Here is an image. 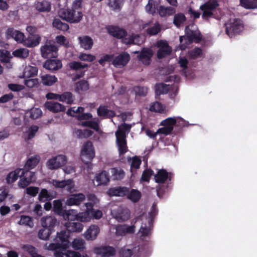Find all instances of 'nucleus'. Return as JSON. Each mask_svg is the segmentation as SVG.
I'll return each mask as SVG.
<instances>
[{
    "instance_id": "nucleus-41",
    "label": "nucleus",
    "mask_w": 257,
    "mask_h": 257,
    "mask_svg": "<svg viewBox=\"0 0 257 257\" xmlns=\"http://www.w3.org/2000/svg\"><path fill=\"white\" fill-rule=\"evenodd\" d=\"M85 242L84 239L80 238H76L70 243V245L75 250H83L85 248Z\"/></svg>"
},
{
    "instance_id": "nucleus-20",
    "label": "nucleus",
    "mask_w": 257,
    "mask_h": 257,
    "mask_svg": "<svg viewBox=\"0 0 257 257\" xmlns=\"http://www.w3.org/2000/svg\"><path fill=\"white\" fill-rule=\"evenodd\" d=\"M173 174L168 172L165 169L159 170L155 176L156 182L159 184H164L168 179L171 181Z\"/></svg>"
},
{
    "instance_id": "nucleus-15",
    "label": "nucleus",
    "mask_w": 257,
    "mask_h": 257,
    "mask_svg": "<svg viewBox=\"0 0 257 257\" xmlns=\"http://www.w3.org/2000/svg\"><path fill=\"white\" fill-rule=\"evenodd\" d=\"M41 223L43 227L50 229V230L54 231V227L59 224L57 219L52 216H46L42 217Z\"/></svg>"
},
{
    "instance_id": "nucleus-49",
    "label": "nucleus",
    "mask_w": 257,
    "mask_h": 257,
    "mask_svg": "<svg viewBox=\"0 0 257 257\" xmlns=\"http://www.w3.org/2000/svg\"><path fill=\"white\" fill-rule=\"evenodd\" d=\"M170 85L164 83L157 84L155 86V91L157 95L166 94L169 92Z\"/></svg>"
},
{
    "instance_id": "nucleus-57",
    "label": "nucleus",
    "mask_w": 257,
    "mask_h": 257,
    "mask_svg": "<svg viewBox=\"0 0 257 257\" xmlns=\"http://www.w3.org/2000/svg\"><path fill=\"white\" fill-rule=\"evenodd\" d=\"M126 36L127 32L125 29L113 26V37L123 39Z\"/></svg>"
},
{
    "instance_id": "nucleus-47",
    "label": "nucleus",
    "mask_w": 257,
    "mask_h": 257,
    "mask_svg": "<svg viewBox=\"0 0 257 257\" xmlns=\"http://www.w3.org/2000/svg\"><path fill=\"white\" fill-rule=\"evenodd\" d=\"M203 55L202 50L199 47H195L188 52V57L190 59H196Z\"/></svg>"
},
{
    "instance_id": "nucleus-11",
    "label": "nucleus",
    "mask_w": 257,
    "mask_h": 257,
    "mask_svg": "<svg viewBox=\"0 0 257 257\" xmlns=\"http://www.w3.org/2000/svg\"><path fill=\"white\" fill-rule=\"evenodd\" d=\"M130 59V55L128 53L121 52L113 59V66L119 68H123L127 65Z\"/></svg>"
},
{
    "instance_id": "nucleus-60",
    "label": "nucleus",
    "mask_w": 257,
    "mask_h": 257,
    "mask_svg": "<svg viewBox=\"0 0 257 257\" xmlns=\"http://www.w3.org/2000/svg\"><path fill=\"white\" fill-rule=\"evenodd\" d=\"M176 117H168L164 120H163L161 122V125L166 126L168 127H171V130L173 131L174 126L176 125Z\"/></svg>"
},
{
    "instance_id": "nucleus-9",
    "label": "nucleus",
    "mask_w": 257,
    "mask_h": 257,
    "mask_svg": "<svg viewBox=\"0 0 257 257\" xmlns=\"http://www.w3.org/2000/svg\"><path fill=\"white\" fill-rule=\"evenodd\" d=\"M135 54H138V59L143 64L148 66L151 63L152 58L153 56L154 52L152 49L144 47L141 51H135Z\"/></svg>"
},
{
    "instance_id": "nucleus-59",
    "label": "nucleus",
    "mask_w": 257,
    "mask_h": 257,
    "mask_svg": "<svg viewBox=\"0 0 257 257\" xmlns=\"http://www.w3.org/2000/svg\"><path fill=\"white\" fill-rule=\"evenodd\" d=\"M18 224L27 225L31 227L34 225L32 218L27 215H22L20 220L18 222Z\"/></svg>"
},
{
    "instance_id": "nucleus-40",
    "label": "nucleus",
    "mask_w": 257,
    "mask_h": 257,
    "mask_svg": "<svg viewBox=\"0 0 257 257\" xmlns=\"http://www.w3.org/2000/svg\"><path fill=\"white\" fill-rule=\"evenodd\" d=\"M40 157L38 156H35L30 158L26 162L25 165V169L31 170L35 168L39 162Z\"/></svg>"
},
{
    "instance_id": "nucleus-44",
    "label": "nucleus",
    "mask_w": 257,
    "mask_h": 257,
    "mask_svg": "<svg viewBox=\"0 0 257 257\" xmlns=\"http://www.w3.org/2000/svg\"><path fill=\"white\" fill-rule=\"evenodd\" d=\"M140 37L138 34H133L128 37L122 39V42L125 44H139Z\"/></svg>"
},
{
    "instance_id": "nucleus-56",
    "label": "nucleus",
    "mask_w": 257,
    "mask_h": 257,
    "mask_svg": "<svg viewBox=\"0 0 257 257\" xmlns=\"http://www.w3.org/2000/svg\"><path fill=\"white\" fill-rule=\"evenodd\" d=\"M21 248L25 251L28 252L32 257H35L39 255L37 253L36 248L32 245L28 244H24Z\"/></svg>"
},
{
    "instance_id": "nucleus-37",
    "label": "nucleus",
    "mask_w": 257,
    "mask_h": 257,
    "mask_svg": "<svg viewBox=\"0 0 257 257\" xmlns=\"http://www.w3.org/2000/svg\"><path fill=\"white\" fill-rule=\"evenodd\" d=\"M153 219L150 217L148 219V226L145 225V226L142 225L140 229V231L143 236H148L151 233V230L153 227Z\"/></svg>"
},
{
    "instance_id": "nucleus-35",
    "label": "nucleus",
    "mask_w": 257,
    "mask_h": 257,
    "mask_svg": "<svg viewBox=\"0 0 257 257\" xmlns=\"http://www.w3.org/2000/svg\"><path fill=\"white\" fill-rule=\"evenodd\" d=\"M97 112L99 116L103 118H111L112 117V110L108 109L107 106L105 105H100L98 108Z\"/></svg>"
},
{
    "instance_id": "nucleus-61",
    "label": "nucleus",
    "mask_w": 257,
    "mask_h": 257,
    "mask_svg": "<svg viewBox=\"0 0 257 257\" xmlns=\"http://www.w3.org/2000/svg\"><path fill=\"white\" fill-rule=\"evenodd\" d=\"M172 51L171 47H168L165 49H159L157 53V56L158 59H162L167 56H169Z\"/></svg>"
},
{
    "instance_id": "nucleus-46",
    "label": "nucleus",
    "mask_w": 257,
    "mask_h": 257,
    "mask_svg": "<svg viewBox=\"0 0 257 257\" xmlns=\"http://www.w3.org/2000/svg\"><path fill=\"white\" fill-rule=\"evenodd\" d=\"M219 4L217 1L213 0L212 2H207L201 5L200 7L201 10H207L212 11L218 7Z\"/></svg>"
},
{
    "instance_id": "nucleus-25",
    "label": "nucleus",
    "mask_w": 257,
    "mask_h": 257,
    "mask_svg": "<svg viewBox=\"0 0 257 257\" xmlns=\"http://www.w3.org/2000/svg\"><path fill=\"white\" fill-rule=\"evenodd\" d=\"M131 212L127 208H120L116 213L113 218L118 222H124L128 220L130 218Z\"/></svg>"
},
{
    "instance_id": "nucleus-10",
    "label": "nucleus",
    "mask_w": 257,
    "mask_h": 257,
    "mask_svg": "<svg viewBox=\"0 0 257 257\" xmlns=\"http://www.w3.org/2000/svg\"><path fill=\"white\" fill-rule=\"evenodd\" d=\"M42 57L45 59L56 58L58 57V47L54 44H45L40 48Z\"/></svg>"
},
{
    "instance_id": "nucleus-21",
    "label": "nucleus",
    "mask_w": 257,
    "mask_h": 257,
    "mask_svg": "<svg viewBox=\"0 0 257 257\" xmlns=\"http://www.w3.org/2000/svg\"><path fill=\"white\" fill-rule=\"evenodd\" d=\"M41 40V37L39 35H29L27 38L25 37L23 43L28 48H34L38 46Z\"/></svg>"
},
{
    "instance_id": "nucleus-48",
    "label": "nucleus",
    "mask_w": 257,
    "mask_h": 257,
    "mask_svg": "<svg viewBox=\"0 0 257 257\" xmlns=\"http://www.w3.org/2000/svg\"><path fill=\"white\" fill-rule=\"evenodd\" d=\"M26 114L32 119L39 118L42 114V111L39 108H33L27 111Z\"/></svg>"
},
{
    "instance_id": "nucleus-53",
    "label": "nucleus",
    "mask_w": 257,
    "mask_h": 257,
    "mask_svg": "<svg viewBox=\"0 0 257 257\" xmlns=\"http://www.w3.org/2000/svg\"><path fill=\"white\" fill-rule=\"evenodd\" d=\"M240 4L246 9H257V0H240Z\"/></svg>"
},
{
    "instance_id": "nucleus-1",
    "label": "nucleus",
    "mask_w": 257,
    "mask_h": 257,
    "mask_svg": "<svg viewBox=\"0 0 257 257\" xmlns=\"http://www.w3.org/2000/svg\"><path fill=\"white\" fill-rule=\"evenodd\" d=\"M185 35L180 37L179 48L181 50H185L188 45L193 42L200 43L202 40L200 31L193 25L186 26L185 30Z\"/></svg>"
},
{
    "instance_id": "nucleus-2",
    "label": "nucleus",
    "mask_w": 257,
    "mask_h": 257,
    "mask_svg": "<svg viewBox=\"0 0 257 257\" xmlns=\"http://www.w3.org/2000/svg\"><path fill=\"white\" fill-rule=\"evenodd\" d=\"M86 209L85 211L77 213L74 215L76 220L81 222H87L91 219H99L102 216V212L98 209H94L92 203H85Z\"/></svg>"
},
{
    "instance_id": "nucleus-26",
    "label": "nucleus",
    "mask_w": 257,
    "mask_h": 257,
    "mask_svg": "<svg viewBox=\"0 0 257 257\" xmlns=\"http://www.w3.org/2000/svg\"><path fill=\"white\" fill-rule=\"evenodd\" d=\"M116 144L119 156L123 155L127 152L126 138L116 137Z\"/></svg>"
},
{
    "instance_id": "nucleus-62",
    "label": "nucleus",
    "mask_w": 257,
    "mask_h": 257,
    "mask_svg": "<svg viewBox=\"0 0 257 257\" xmlns=\"http://www.w3.org/2000/svg\"><path fill=\"white\" fill-rule=\"evenodd\" d=\"M84 111V108L83 107H70L66 112V114L72 117L76 118L77 114H80L81 112H83Z\"/></svg>"
},
{
    "instance_id": "nucleus-24",
    "label": "nucleus",
    "mask_w": 257,
    "mask_h": 257,
    "mask_svg": "<svg viewBox=\"0 0 257 257\" xmlns=\"http://www.w3.org/2000/svg\"><path fill=\"white\" fill-rule=\"evenodd\" d=\"M45 107L54 113L63 112L65 110V107L63 104L55 101H47L45 103Z\"/></svg>"
},
{
    "instance_id": "nucleus-39",
    "label": "nucleus",
    "mask_w": 257,
    "mask_h": 257,
    "mask_svg": "<svg viewBox=\"0 0 257 257\" xmlns=\"http://www.w3.org/2000/svg\"><path fill=\"white\" fill-rule=\"evenodd\" d=\"M74 98L75 97L71 92L66 91L60 94L59 101L65 102L68 104H72L73 103Z\"/></svg>"
},
{
    "instance_id": "nucleus-28",
    "label": "nucleus",
    "mask_w": 257,
    "mask_h": 257,
    "mask_svg": "<svg viewBox=\"0 0 257 257\" xmlns=\"http://www.w3.org/2000/svg\"><path fill=\"white\" fill-rule=\"evenodd\" d=\"M159 3L155 0H149L147 5L145 6V10L146 12L152 16L157 13L160 7Z\"/></svg>"
},
{
    "instance_id": "nucleus-16",
    "label": "nucleus",
    "mask_w": 257,
    "mask_h": 257,
    "mask_svg": "<svg viewBox=\"0 0 257 257\" xmlns=\"http://www.w3.org/2000/svg\"><path fill=\"white\" fill-rule=\"evenodd\" d=\"M56 192L53 190H48L45 188L42 189L38 195V200L40 202H45L50 201L55 198Z\"/></svg>"
},
{
    "instance_id": "nucleus-12",
    "label": "nucleus",
    "mask_w": 257,
    "mask_h": 257,
    "mask_svg": "<svg viewBox=\"0 0 257 257\" xmlns=\"http://www.w3.org/2000/svg\"><path fill=\"white\" fill-rule=\"evenodd\" d=\"M6 37L8 39H14L16 42L19 43H23L25 38L24 33L14 28H8L6 32Z\"/></svg>"
},
{
    "instance_id": "nucleus-43",
    "label": "nucleus",
    "mask_w": 257,
    "mask_h": 257,
    "mask_svg": "<svg viewBox=\"0 0 257 257\" xmlns=\"http://www.w3.org/2000/svg\"><path fill=\"white\" fill-rule=\"evenodd\" d=\"M141 193L138 190L132 189L129 190L127 198L134 203L139 201L141 197Z\"/></svg>"
},
{
    "instance_id": "nucleus-4",
    "label": "nucleus",
    "mask_w": 257,
    "mask_h": 257,
    "mask_svg": "<svg viewBox=\"0 0 257 257\" xmlns=\"http://www.w3.org/2000/svg\"><path fill=\"white\" fill-rule=\"evenodd\" d=\"M52 211L55 214L62 216L65 220H76L74 216L71 213L77 214L74 210H66L63 209L62 202L61 200H55L53 202Z\"/></svg>"
},
{
    "instance_id": "nucleus-5",
    "label": "nucleus",
    "mask_w": 257,
    "mask_h": 257,
    "mask_svg": "<svg viewBox=\"0 0 257 257\" xmlns=\"http://www.w3.org/2000/svg\"><path fill=\"white\" fill-rule=\"evenodd\" d=\"M60 17L64 20L73 24L78 23L81 20L83 14L72 9H65L60 12Z\"/></svg>"
},
{
    "instance_id": "nucleus-23",
    "label": "nucleus",
    "mask_w": 257,
    "mask_h": 257,
    "mask_svg": "<svg viewBox=\"0 0 257 257\" xmlns=\"http://www.w3.org/2000/svg\"><path fill=\"white\" fill-rule=\"evenodd\" d=\"M100 229L96 225H91L84 232V236L86 240H93L96 238Z\"/></svg>"
},
{
    "instance_id": "nucleus-36",
    "label": "nucleus",
    "mask_w": 257,
    "mask_h": 257,
    "mask_svg": "<svg viewBox=\"0 0 257 257\" xmlns=\"http://www.w3.org/2000/svg\"><path fill=\"white\" fill-rule=\"evenodd\" d=\"M43 84L45 86H52L57 81V78L55 75L44 74L41 76Z\"/></svg>"
},
{
    "instance_id": "nucleus-63",
    "label": "nucleus",
    "mask_w": 257,
    "mask_h": 257,
    "mask_svg": "<svg viewBox=\"0 0 257 257\" xmlns=\"http://www.w3.org/2000/svg\"><path fill=\"white\" fill-rule=\"evenodd\" d=\"M161 30L160 25L157 23L154 26L148 28L146 30L147 33L150 36H154L157 35Z\"/></svg>"
},
{
    "instance_id": "nucleus-45",
    "label": "nucleus",
    "mask_w": 257,
    "mask_h": 257,
    "mask_svg": "<svg viewBox=\"0 0 257 257\" xmlns=\"http://www.w3.org/2000/svg\"><path fill=\"white\" fill-rule=\"evenodd\" d=\"M52 24L53 27L63 31H67L69 28V25L67 24L62 22L58 18L55 19Z\"/></svg>"
},
{
    "instance_id": "nucleus-3",
    "label": "nucleus",
    "mask_w": 257,
    "mask_h": 257,
    "mask_svg": "<svg viewBox=\"0 0 257 257\" xmlns=\"http://www.w3.org/2000/svg\"><path fill=\"white\" fill-rule=\"evenodd\" d=\"M68 243L59 244L58 242L51 243L47 248L54 251L55 257H81V254L77 251L67 250L68 248Z\"/></svg>"
},
{
    "instance_id": "nucleus-30",
    "label": "nucleus",
    "mask_w": 257,
    "mask_h": 257,
    "mask_svg": "<svg viewBox=\"0 0 257 257\" xmlns=\"http://www.w3.org/2000/svg\"><path fill=\"white\" fill-rule=\"evenodd\" d=\"M35 7L39 12H49L51 9V4L47 1L38 2L35 3Z\"/></svg>"
},
{
    "instance_id": "nucleus-51",
    "label": "nucleus",
    "mask_w": 257,
    "mask_h": 257,
    "mask_svg": "<svg viewBox=\"0 0 257 257\" xmlns=\"http://www.w3.org/2000/svg\"><path fill=\"white\" fill-rule=\"evenodd\" d=\"M186 20L185 16L183 13H178L175 14L174 17L173 24L177 27L179 28Z\"/></svg>"
},
{
    "instance_id": "nucleus-7",
    "label": "nucleus",
    "mask_w": 257,
    "mask_h": 257,
    "mask_svg": "<svg viewBox=\"0 0 257 257\" xmlns=\"http://www.w3.org/2000/svg\"><path fill=\"white\" fill-rule=\"evenodd\" d=\"M81 158L85 164L90 163L95 156V152L92 142L87 141L82 146L81 151Z\"/></svg>"
},
{
    "instance_id": "nucleus-8",
    "label": "nucleus",
    "mask_w": 257,
    "mask_h": 257,
    "mask_svg": "<svg viewBox=\"0 0 257 257\" xmlns=\"http://www.w3.org/2000/svg\"><path fill=\"white\" fill-rule=\"evenodd\" d=\"M36 180V177L35 172H31L29 170L22 169L18 185L20 187L24 188L32 182L35 181Z\"/></svg>"
},
{
    "instance_id": "nucleus-27",
    "label": "nucleus",
    "mask_w": 257,
    "mask_h": 257,
    "mask_svg": "<svg viewBox=\"0 0 257 257\" xmlns=\"http://www.w3.org/2000/svg\"><path fill=\"white\" fill-rule=\"evenodd\" d=\"M80 47L85 50H90L93 45L92 39L88 36H80L78 38Z\"/></svg>"
},
{
    "instance_id": "nucleus-52",
    "label": "nucleus",
    "mask_w": 257,
    "mask_h": 257,
    "mask_svg": "<svg viewBox=\"0 0 257 257\" xmlns=\"http://www.w3.org/2000/svg\"><path fill=\"white\" fill-rule=\"evenodd\" d=\"M29 54V51L26 48L18 49L13 52L14 57L23 59L28 57Z\"/></svg>"
},
{
    "instance_id": "nucleus-33",
    "label": "nucleus",
    "mask_w": 257,
    "mask_h": 257,
    "mask_svg": "<svg viewBox=\"0 0 257 257\" xmlns=\"http://www.w3.org/2000/svg\"><path fill=\"white\" fill-rule=\"evenodd\" d=\"M22 171V169L18 168L15 171L9 173L6 178L7 183L12 184L16 181L18 178H20Z\"/></svg>"
},
{
    "instance_id": "nucleus-29",
    "label": "nucleus",
    "mask_w": 257,
    "mask_h": 257,
    "mask_svg": "<svg viewBox=\"0 0 257 257\" xmlns=\"http://www.w3.org/2000/svg\"><path fill=\"white\" fill-rule=\"evenodd\" d=\"M176 13V9L173 7H165L160 6L158 10V14L161 17L172 16Z\"/></svg>"
},
{
    "instance_id": "nucleus-19",
    "label": "nucleus",
    "mask_w": 257,
    "mask_h": 257,
    "mask_svg": "<svg viewBox=\"0 0 257 257\" xmlns=\"http://www.w3.org/2000/svg\"><path fill=\"white\" fill-rule=\"evenodd\" d=\"M93 252L101 257H109L112 255V247L107 245L95 247Z\"/></svg>"
},
{
    "instance_id": "nucleus-31",
    "label": "nucleus",
    "mask_w": 257,
    "mask_h": 257,
    "mask_svg": "<svg viewBox=\"0 0 257 257\" xmlns=\"http://www.w3.org/2000/svg\"><path fill=\"white\" fill-rule=\"evenodd\" d=\"M116 252L119 257H132L134 254L133 249L127 248L125 246L118 248L117 251L113 248V256Z\"/></svg>"
},
{
    "instance_id": "nucleus-17",
    "label": "nucleus",
    "mask_w": 257,
    "mask_h": 257,
    "mask_svg": "<svg viewBox=\"0 0 257 257\" xmlns=\"http://www.w3.org/2000/svg\"><path fill=\"white\" fill-rule=\"evenodd\" d=\"M85 199V196L82 193L72 194L67 199L66 204L68 206L78 205Z\"/></svg>"
},
{
    "instance_id": "nucleus-22",
    "label": "nucleus",
    "mask_w": 257,
    "mask_h": 257,
    "mask_svg": "<svg viewBox=\"0 0 257 257\" xmlns=\"http://www.w3.org/2000/svg\"><path fill=\"white\" fill-rule=\"evenodd\" d=\"M109 181V179L107 173L105 171L96 175L95 179L93 180L94 185L98 186L100 185H105Z\"/></svg>"
},
{
    "instance_id": "nucleus-34",
    "label": "nucleus",
    "mask_w": 257,
    "mask_h": 257,
    "mask_svg": "<svg viewBox=\"0 0 257 257\" xmlns=\"http://www.w3.org/2000/svg\"><path fill=\"white\" fill-rule=\"evenodd\" d=\"M89 88L88 82L86 80H81L75 84V90L78 93L86 91Z\"/></svg>"
},
{
    "instance_id": "nucleus-18",
    "label": "nucleus",
    "mask_w": 257,
    "mask_h": 257,
    "mask_svg": "<svg viewBox=\"0 0 257 257\" xmlns=\"http://www.w3.org/2000/svg\"><path fill=\"white\" fill-rule=\"evenodd\" d=\"M115 228V235L122 236L126 234H132L135 232V226H128L126 224H120L116 225Z\"/></svg>"
},
{
    "instance_id": "nucleus-64",
    "label": "nucleus",
    "mask_w": 257,
    "mask_h": 257,
    "mask_svg": "<svg viewBox=\"0 0 257 257\" xmlns=\"http://www.w3.org/2000/svg\"><path fill=\"white\" fill-rule=\"evenodd\" d=\"M125 176V172L120 168H113V180H120Z\"/></svg>"
},
{
    "instance_id": "nucleus-6",
    "label": "nucleus",
    "mask_w": 257,
    "mask_h": 257,
    "mask_svg": "<svg viewBox=\"0 0 257 257\" xmlns=\"http://www.w3.org/2000/svg\"><path fill=\"white\" fill-rule=\"evenodd\" d=\"M225 27L226 33L230 38H232L243 30V24L241 20L234 19L226 23Z\"/></svg>"
},
{
    "instance_id": "nucleus-42",
    "label": "nucleus",
    "mask_w": 257,
    "mask_h": 257,
    "mask_svg": "<svg viewBox=\"0 0 257 257\" xmlns=\"http://www.w3.org/2000/svg\"><path fill=\"white\" fill-rule=\"evenodd\" d=\"M72 182V181L71 179L62 181L53 179L50 182L56 188H64L66 186L70 185Z\"/></svg>"
},
{
    "instance_id": "nucleus-14",
    "label": "nucleus",
    "mask_w": 257,
    "mask_h": 257,
    "mask_svg": "<svg viewBox=\"0 0 257 257\" xmlns=\"http://www.w3.org/2000/svg\"><path fill=\"white\" fill-rule=\"evenodd\" d=\"M43 67L51 71H56L62 67V63L60 60L48 59L43 64Z\"/></svg>"
},
{
    "instance_id": "nucleus-55",
    "label": "nucleus",
    "mask_w": 257,
    "mask_h": 257,
    "mask_svg": "<svg viewBox=\"0 0 257 257\" xmlns=\"http://www.w3.org/2000/svg\"><path fill=\"white\" fill-rule=\"evenodd\" d=\"M53 231L50 229L43 227V228L39 230L38 235L39 238L46 240L49 239L51 234Z\"/></svg>"
},
{
    "instance_id": "nucleus-38",
    "label": "nucleus",
    "mask_w": 257,
    "mask_h": 257,
    "mask_svg": "<svg viewBox=\"0 0 257 257\" xmlns=\"http://www.w3.org/2000/svg\"><path fill=\"white\" fill-rule=\"evenodd\" d=\"M130 188L124 186H119L113 188V196L125 197L127 196Z\"/></svg>"
},
{
    "instance_id": "nucleus-32",
    "label": "nucleus",
    "mask_w": 257,
    "mask_h": 257,
    "mask_svg": "<svg viewBox=\"0 0 257 257\" xmlns=\"http://www.w3.org/2000/svg\"><path fill=\"white\" fill-rule=\"evenodd\" d=\"M131 128V125L125 123L119 125L115 132V137L126 138V133H128Z\"/></svg>"
},
{
    "instance_id": "nucleus-50",
    "label": "nucleus",
    "mask_w": 257,
    "mask_h": 257,
    "mask_svg": "<svg viewBox=\"0 0 257 257\" xmlns=\"http://www.w3.org/2000/svg\"><path fill=\"white\" fill-rule=\"evenodd\" d=\"M68 66L72 70H79L88 67L87 64H84L79 61H72L68 63Z\"/></svg>"
},
{
    "instance_id": "nucleus-13",
    "label": "nucleus",
    "mask_w": 257,
    "mask_h": 257,
    "mask_svg": "<svg viewBox=\"0 0 257 257\" xmlns=\"http://www.w3.org/2000/svg\"><path fill=\"white\" fill-rule=\"evenodd\" d=\"M70 231L69 230H63L60 232H57L56 235L53 238L54 243L58 242L59 244L68 243V247L70 245V242L69 241L70 236Z\"/></svg>"
},
{
    "instance_id": "nucleus-54",
    "label": "nucleus",
    "mask_w": 257,
    "mask_h": 257,
    "mask_svg": "<svg viewBox=\"0 0 257 257\" xmlns=\"http://www.w3.org/2000/svg\"><path fill=\"white\" fill-rule=\"evenodd\" d=\"M75 134L78 138L83 139L87 138L93 135V131L87 129H85L84 130L77 129L75 130Z\"/></svg>"
},
{
    "instance_id": "nucleus-58",
    "label": "nucleus",
    "mask_w": 257,
    "mask_h": 257,
    "mask_svg": "<svg viewBox=\"0 0 257 257\" xmlns=\"http://www.w3.org/2000/svg\"><path fill=\"white\" fill-rule=\"evenodd\" d=\"M68 227L73 232H79L82 230L83 225L79 222H70L68 223Z\"/></svg>"
}]
</instances>
